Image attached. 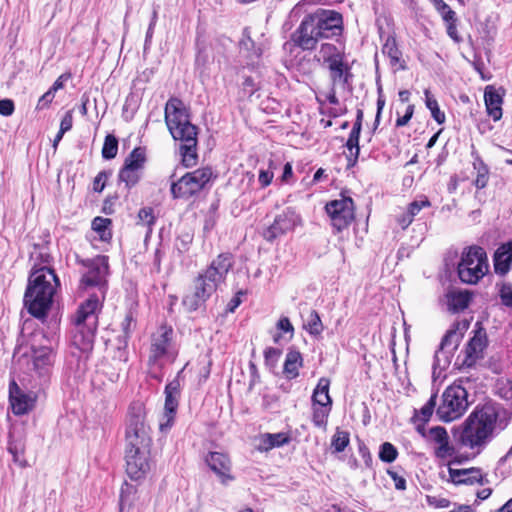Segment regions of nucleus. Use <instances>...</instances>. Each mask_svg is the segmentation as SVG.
I'll return each mask as SVG.
<instances>
[{
	"label": "nucleus",
	"mask_w": 512,
	"mask_h": 512,
	"mask_svg": "<svg viewBox=\"0 0 512 512\" xmlns=\"http://www.w3.org/2000/svg\"><path fill=\"white\" fill-rule=\"evenodd\" d=\"M101 304L96 295L82 302L71 316L69 349L92 353Z\"/></svg>",
	"instance_id": "obj_4"
},
{
	"label": "nucleus",
	"mask_w": 512,
	"mask_h": 512,
	"mask_svg": "<svg viewBox=\"0 0 512 512\" xmlns=\"http://www.w3.org/2000/svg\"><path fill=\"white\" fill-rule=\"evenodd\" d=\"M471 156L473 158V168L476 171L474 185L477 189H483L488 184L489 168L475 149L471 151Z\"/></svg>",
	"instance_id": "obj_33"
},
{
	"label": "nucleus",
	"mask_w": 512,
	"mask_h": 512,
	"mask_svg": "<svg viewBox=\"0 0 512 512\" xmlns=\"http://www.w3.org/2000/svg\"><path fill=\"white\" fill-rule=\"evenodd\" d=\"M112 224L111 219L103 217H95L92 221V229L100 235L102 240L111 237L109 226Z\"/></svg>",
	"instance_id": "obj_46"
},
{
	"label": "nucleus",
	"mask_w": 512,
	"mask_h": 512,
	"mask_svg": "<svg viewBox=\"0 0 512 512\" xmlns=\"http://www.w3.org/2000/svg\"><path fill=\"white\" fill-rule=\"evenodd\" d=\"M219 284L205 271L199 273L193 281V291L183 297L182 305L188 312L197 311L216 292Z\"/></svg>",
	"instance_id": "obj_12"
},
{
	"label": "nucleus",
	"mask_w": 512,
	"mask_h": 512,
	"mask_svg": "<svg viewBox=\"0 0 512 512\" xmlns=\"http://www.w3.org/2000/svg\"><path fill=\"white\" fill-rule=\"evenodd\" d=\"M505 91L501 93L494 86L488 85L484 90V102L487 114L496 122L502 117V103Z\"/></svg>",
	"instance_id": "obj_26"
},
{
	"label": "nucleus",
	"mask_w": 512,
	"mask_h": 512,
	"mask_svg": "<svg viewBox=\"0 0 512 512\" xmlns=\"http://www.w3.org/2000/svg\"><path fill=\"white\" fill-rule=\"evenodd\" d=\"M184 368L178 371L173 380L168 382L164 389L165 402L159 429L162 433L168 432L175 423L176 413L182 390Z\"/></svg>",
	"instance_id": "obj_13"
},
{
	"label": "nucleus",
	"mask_w": 512,
	"mask_h": 512,
	"mask_svg": "<svg viewBox=\"0 0 512 512\" xmlns=\"http://www.w3.org/2000/svg\"><path fill=\"white\" fill-rule=\"evenodd\" d=\"M15 105L11 99L0 100V115L10 116L14 113Z\"/></svg>",
	"instance_id": "obj_62"
},
{
	"label": "nucleus",
	"mask_w": 512,
	"mask_h": 512,
	"mask_svg": "<svg viewBox=\"0 0 512 512\" xmlns=\"http://www.w3.org/2000/svg\"><path fill=\"white\" fill-rule=\"evenodd\" d=\"M417 431L427 439L429 443H434L437 445L436 448H450L448 446V435L445 428L441 426H436L430 428L427 432L425 426H421L418 424Z\"/></svg>",
	"instance_id": "obj_31"
},
{
	"label": "nucleus",
	"mask_w": 512,
	"mask_h": 512,
	"mask_svg": "<svg viewBox=\"0 0 512 512\" xmlns=\"http://www.w3.org/2000/svg\"><path fill=\"white\" fill-rule=\"evenodd\" d=\"M54 359L55 353L51 347L39 346L32 348L33 369L39 378L41 387L46 386L50 381Z\"/></svg>",
	"instance_id": "obj_19"
},
{
	"label": "nucleus",
	"mask_w": 512,
	"mask_h": 512,
	"mask_svg": "<svg viewBox=\"0 0 512 512\" xmlns=\"http://www.w3.org/2000/svg\"><path fill=\"white\" fill-rule=\"evenodd\" d=\"M290 443V436L287 433H264L259 435V448L261 445L267 446L266 448H277L280 446L288 445Z\"/></svg>",
	"instance_id": "obj_37"
},
{
	"label": "nucleus",
	"mask_w": 512,
	"mask_h": 512,
	"mask_svg": "<svg viewBox=\"0 0 512 512\" xmlns=\"http://www.w3.org/2000/svg\"><path fill=\"white\" fill-rule=\"evenodd\" d=\"M489 270L486 251L477 245L463 249L457 264V274L461 282L476 284Z\"/></svg>",
	"instance_id": "obj_8"
},
{
	"label": "nucleus",
	"mask_w": 512,
	"mask_h": 512,
	"mask_svg": "<svg viewBox=\"0 0 512 512\" xmlns=\"http://www.w3.org/2000/svg\"><path fill=\"white\" fill-rule=\"evenodd\" d=\"M138 219L142 225H146L148 227L147 237L151 233V226L155 223V217L153 215V209L150 207L141 208L138 212Z\"/></svg>",
	"instance_id": "obj_48"
},
{
	"label": "nucleus",
	"mask_w": 512,
	"mask_h": 512,
	"mask_svg": "<svg viewBox=\"0 0 512 512\" xmlns=\"http://www.w3.org/2000/svg\"><path fill=\"white\" fill-rule=\"evenodd\" d=\"M447 308L452 313L463 311L469 306L471 296L468 292H448Z\"/></svg>",
	"instance_id": "obj_34"
},
{
	"label": "nucleus",
	"mask_w": 512,
	"mask_h": 512,
	"mask_svg": "<svg viewBox=\"0 0 512 512\" xmlns=\"http://www.w3.org/2000/svg\"><path fill=\"white\" fill-rule=\"evenodd\" d=\"M165 122L167 128L172 131L175 127H180L190 122L189 111L179 98H170L165 105Z\"/></svg>",
	"instance_id": "obj_22"
},
{
	"label": "nucleus",
	"mask_w": 512,
	"mask_h": 512,
	"mask_svg": "<svg viewBox=\"0 0 512 512\" xmlns=\"http://www.w3.org/2000/svg\"><path fill=\"white\" fill-rule=\"evenodd\" d=\"M276 327L278 330L282 331L283 333L290 334L288 340L292 339V337L294 335V327L288 317H286V316L281 317L278 320Z\"/></svg>",
	"instance_id": "obj_57"
},
{
	"label": "nucleus",
	"mask_w": 512,
	"mask_h": 512,
	"mask_svg": "<svg viewBox=\"0 0 512 512\" xmlns=\"http://www.w3.org/2000/svg\"><path fill=\"white\" fill-rule=\"evenodd\" d=\"M171 136L177 142H180L179 151L181 163L184 167L190 168L197 164V144L198 128L190 122L183 126L175 127L170 131Z\"/></svg>",
	"instance_id": "obj_11"
},
{
	"label": "nucleus",
	"mask_w": 512,
	"mask_h": 512,
	"mask_svg": "<svg viewBox=\"0 0 512 512\" xmlns=\"http://www.w3.org/2000/svg\"><path fill=\"white\" fill-rule=\"evenodd\" d=\"M436 400L437 393H434L423 407H421L419 410H414L412 421L416 424V427L418 424L424 427L425 424L430 420L437 404Z\"/></svg>",
	"instance_id": "obj_35"
},
{
	"label": "nucleus",
	"mask_w": 512,
	"mask_h": 512,
	"mask_svg": "<svg viewBox=\"0 0 512 512\" xmlns=\"http://www.w3.org/2000/svg\"><path fill=\"white\" fill-rule=\"evenodd\" d=\"M146 161V148L135 147L125 158L124 164L119 170L118 182L124 183L127 190L136 186L142 177Z\"/></svg>",
	"instance_id": "obj_15"
},
{
	"label": "nucleus",
	"mask_w": 512,
	"mask_h": 512,
	"mask_svg": "<svg viewBox=\"0 0 512 512\" xmlns=\"http://www.w3.org/2000/svg\"><path fill=\"white\" fill-rule=\"evenodd\" d=\"M414 114V105L410 104L406 107L405 114L396 119L395 126L403 127L408 124Z\"/></svg>",
	"instance_id": "obj_60"
},
{
	"label": "nucleus",
	"mask_w": 512,
	"mask_h": 512,
	"mask_svg": "<svg viewBox=\"0 0 512 512\" xmlns=\"http://www.w3.org/2000/svg\"><path fill=\"white\" fill-rule=\"evenodd\" d=\"M239 47L241 50L251 52V57H255L258 59L262 55V49L260 47H256L255 42L252 40L250 36V30L248 27L243 29L242 38L239 41Z\"/></svg>",
	"instance_id": "obj_42"
},
{
	"label": "nucleus",
	"mask_w": 512,
	"mask_h": 512,
	"mask_svg": "<svg viewBox=\"0 0 512 512\" xmlns=\"http://www.w3.org/2000/svg\"><path fill=\"white\" fill-rule=\"evenodd\" d=\"M487 337L484 329L480 328L475 331L474 336L468 341L465 347V357L463 361L458 364V368H470L475 365L476 360L481 356L484 348L486 347Z\"/></svg>",
	"instance_id": "obj_23"
},
{
	"label": "nucleus",
	"mask_w": 512,
	"mask_h": 512,
	"mask_svg": "<svg viewBox=\"0 0 512 512\" xmlns=\"http://www.w3.org/2000/svg\"><path fill=\"white\" fill-rule=\"evenodd\" d=\"M425 105L430 110L432 118L438 123L443 124L446 120L445 113L439 108L436 98L428 89L424 91Z\"/></svg>",
	"instance_id": "obj_40"
},
{
	"label": "nucleus",
	"mask_w": 512,
	"mask_h": 512,
	"mask_svg": "<svg viewBox=\"0 0 512 512\" xmlns=\"http://www.w3.org/2000/svg\"><path fill=\"white\" fill-rule=\"evenodd\" d=\"M304 329L308 332L309 335L315 338L319 337L322 334L324 326L319 316V313L316 310L310 311L308 319L304 324Z\"/></svg>",
	"instance_id": "obj_39"
},
{
	"label": "nucleus",
	"mask_w": 512,
	"mask_h": 512,
	"mask_svg": "<svg viewBox=\"0 0 512 512\" xmlns=\"http://www.w3.org/2000/svg\"><path fill=\"white\" fill-rule=\"evenodd\" d=\"M354 201L351 197H342L328 202L325 210L331 219V225L339 233L348 228L354 219Z\"/></svg>",
	"instance_id": "obj_17"
},
{
	"label": "nucleus",
	"mask_w": 512,
	"mask_h": 512,
	"mask_svg": "<svg viewBox=\"0 0 512 512\" xmlns=\"http://www.w3.org/2000/svg\"><path fill=\"white\" fill-rule=\"evenodd\" d=\"M174 330L167 324H162L151 336L150 351L148 357L149 366H158L162 368L160 361L163 358L173 362L178 351L173 345Z\"/></svg>",
	"instance_id": "obj_10"
},
{
	"label": "nucleus",
	"mask_w": 512,
	"mask_h": 512,
	"mask_svg": "<svg viewBox=\"0 0 512 512\" xmlns=\"http://www.w3.org/2000/svg\"><path fill=\"white\" fill-rule=\"evenodd\" d=\"M470 382L468 377H460L448 386L442 395V402L436 409V415L443 422H452L460 418L469 406L468 392L464 387Z\"/></svg>",
	"instance_id": "obj_6"
},
{
	"label": "nucleus",
	"mask_w": 512,
	"mask_h": 512,
	"mask_svg": "<svg viewBox=\"0 0 512 512\" xmlns=\"http://www.w3.org/2000/svg\"><path fill=\"white\" fill-rule=\"evenodd\" d=\"M315 59L328 71L333 87L352 92L354 75L352 66L346 59L345 46L322 43Z\"/></svg>",
	"instance_id": "obj_5"
},
{
	"label": "nucleus",
	"mask_w": 512,
	"mask_h": 512,
	"mask_svg": "<svg viewBox=\"0 0 512 512\" xmlns=\"http://www.w3.org/2000/svg\"><path fill=\"white\" fill-rule=\"evenodd\" d=\"M246 292L243 290L238 291L228 302L226 306V312L233 313L242 303L241 296Z\"/></svg>",
	"instance_id": "obj_59"
},
{
	"label": "nucleus",
	"mask_w": 512,
	"mask_h": 512,
	"mask_svg": "<svg viewBox=\"0 0 512 512\" xmlns=\"http://www.w3.org/2000/svg\"><path fill=\"white\" fill-rule=\"evenodd\" d=\"M231 42L232 41L229 37L225 35H219L214 38L211 45L213 49H215L218 53H224Z\"/></svg>",
	"instance_id": "obj_55"
},
{
	"label": "nucleus",
	"mask_w": 512,
	"mask_h": 512,
	"mask_svg": "<svg viewBox=\"0 0 512 512\" xmlns=\"http://www.w3.org/2000/svg\"><path fill=\"white\" fill-rule=\"evenodd\" d=\"M343 16L334 10L317 9L303 17L297 29L290 35L294 46L302 50H313L321 39H335L343 47Z\"/></svg>",
	"instance_id": "obj_1"
},
{
	"label": "nucleus",
	"mask_w": 512,
	"mask_h": 512,
	"mask_svg": "<svg viewBox=\"0 0 512 512\" xmlns=\"http://www.w3.org/2000/svg\"><path fill=\"white\" fill-rule=\"evenodd\" d=\"M91 353H82L79 350H69L67 366L75 378H82L89 369L88 361Z\"/></svg>",
	"instance_id": "obj_28"
},
{
	"label": "nucleus",
	"mask_w": 512,
	"mask_h": 512,
	"mask_svg": "<svg viewBox=\"0 0 512 512\" xmlns=\"http://www.w3.org/2000/svg\"><path fill=\"white\" fill-rule=\"evenodd\" d=\"M330 380L326 377H321L312 393V405L316 406H330L332 408V398L329 394Z\"/></svg>",
	"instance_id": "obj_32"
},
{
	"label": "nucleus",
	"mask_w": 512,
	"mask_h": 512,
	"mask_svg": "<svg viewBox=\"0 0 512 512\" xmlns=\"http://www.w3.org/2000/svg\"><path fill=\"white\" fill-rule=\"evenodd\" d=\"M505 410L496 403H485L477 407L465 420L459 435L462 445L481 447L488 444L494 437L496 427L504 429L506 423L499 420L500 414Z\"/></svg>",
	"instance_id": "obj_2"
},
{
	"label": "nucleus",
	"mask_w": 512,
	"mask_h": 512,
	"mask_svg": "<svg viewBox=\"0 0 512 512\" xmlns=\"http://www.w3.org/2000/svg\"><path fill=\"white\" fill-rule=\"evenodd\" d=\"M112 172L107 170L100 171L93 181V190L95 192H102L105 188L107 179L111 176Z\"/></svg>",
	"instance_id": "obj_53"
},
{
	"label": "nucleus",
	"mask_w": 512,
	"mask_h": 512,
	"mask_svg": "<svg viewBox=\"0 0 512 512\" xmlns=\"http://www.w3.org/2000/svg\"><path fill=\"white\" fill-rule=\"evenodd\" d=\"M234 265V257L230 252L219 254L204 270L219 283L224 282L227 274Z\"/></svg>",
	"instance_id": "obj_25"
},
{
	"label": "nucleus",
	"mask_w": 512,
	"mask_h": 512,
	"mask_svg": "<svg viewBox=\"0 0 512 512\" xmlns=\"http://www.w3.org/2000/svg\"><path fill=\"white\" fill-rule=\"evenodd\" d=\"M54 97H55V93L51 89H48L39 98L37 105H36V110L41 111V110L48 108L50 106V104L52 103Z\"/></svg>",
	"instance_id": "obj_56"
},
{
	"label": "nucleus",
	"mask_w": 512,
	"mask_h": 512,
	"mask_svg": "<svg viewBox=\"0 0 512 512\" xmlns=\"http://www.w3.org/2000/svg\"><path fill=\"white\" fill-rule=\"evenodd\" d=\"M151 430L146 423V407L140 400L133 401L127 413L125 440L129 448H149Z\"/></svg>",
	"instance_id": "obj_7"
},
{
	"label": "nucleus",
	"mask_w": 512,
	"mask_h": 512,
	"mask_svg": "<svg viewBox=\"0 0 512 512\" xmlns=\"http://www.w3.org/2000/svg\"><path fill=\"white\" fill-rule=\"evenodd\" d=\"M495 393L504 400H512V379L500 377L494 385Z\"/></svg>",
	"instance_id": "obj_43"
},
{
	"label": "nucleus",
	"mask_w": 512,
	"mask_h": 512,
	"mask_svg": "<svg viewBox=\"0 0 512 512\" xmlns=\"http://www.w3.org/2000/svg\"><path fill=\"white\" fill-rule=\"evenodd\" d=\"M463 335L458 332V326L449 329L443 336L438 349L434 354L432 365V376L434 379L440 377L451 364L455 351L458 349Z\"/></svg>",
	"instance_id": "obj_14"
},
{
	"label": "nucleus",
	"mask_w": 512,
	"mask_h": 512,
	"mask_svg": "<svg viewBox=\"0 0 512 512\" xmlns=\"http://www.w3.org/2000/svg\"><path fill=\"white\" fill-rule=\"evenodd\" d=\"M272 165H273V162L270 161L269 162V169H267V170L261 169L259 171L258 181H259L260 186L262 188H265V187L269 186L272 183V180L274 178V173L271 170Z\"/></svg>",
	"instance_id": "obj_54"
},
{
	"label": "nucleus",
	"mask_w": 512,
	"mask_h": 512,
	"mask_svg": "<svg viewBox=\"0 0 512 512\" xmlns=\"http://www.w3.org/2000/svg\"><path fill=\"white\" fill-rule=\"evenodd\" d=\"M205 461L210 469L216 473L223 484H227L234 479L231 475V461L228 454L218 451H210Z\"/></svg>",
	"instance_id": "obj_24"
},
{
	"label": "nucleus",
	"mask_w": 512,
	"mask_h": 512,
	"mask_svg": "<svg viewBox=\"0 0 512 512\" xmlns=\"http://www.w3.org/2000/svg\"><path fill=\"white\" fill-rule=\"evenodd\" d=\"M217 174L210 166L187 172L179 180L171 183V194L174 199H190L191 197L212 186Z\"/></svg>",
	"instance_id": "obj_9"
},
{
	"label": "nucleus",
	"mask_w": 512,
	"mask_h": 512,
	"mask_svg": "<svg viewBox=\"0 0 512 512\" xmlns=\"http://www.w3.org/2000/svg\"><path fill=\"white\" fill-rule=\"evenodd\" d=\"M445 23L448 36L451 39H453L456 43H459L462 39L457 31V18H454L453 20L450 21H445Z\"/></svg>",
	"instance_id": "obj_58"
},
{
	"label": "nucleus",
	"mask_w": 512,
	"mask_h": 512,
	"mask_svg": "<svg viewBox=\"0 0 512 512\" xmlns=\"http://www.w3.org/2000/svg\"><path fill=\"white\" fill-rule=\"evenodd\" d=\"M387 474L392 478L394 481V486L397 490H405L406 489V480L404 477L399 475L396 471L387 470Z\"/></svg>",
	"instance_id": "obj_63"
},
{
	"label": "nucleus",
	"mask_w": 512,
	"mask_h": 512,
	"mask_svg": "<svg viewBox=\"0 0 512 512\" xmlns=\"http://www.w3.org/2000/svg\"><path fill=\"white\" fill-rule=\"evenodd\" d=\"M303 366V357L298 349L290 347L285 357L283 374L286 379L292 380L299 376V369Z\"/></svg>",
	"instance_id": "obj_29"
},
{
	"label": "nucleus",
	"mask_w": 512,
	"mask_h": 512,
	"mask_svg": "<svg viewBox=\"0 0 512 512\" xmlns=\"http://www.w3.org/2000/svg\"><path fill=\"white\" fill-rule=\"evenodd\" d=\"M71 76L72 75L70 72L61 74L49 89L56 93L58 90L64 88L65 82H67L71 78Z\"/></svg>",
	"instance_id": "obj_64"
},
{
	"label": "nucleus",
	"mask_w": 512,
	"mask_h": 512,
	"mask_svg": "<svg viewBox=\"0 0 512 512\" xmlns=\"http://www.w3.org/2000/svg\"><path fill=\"white\" fill-rule=\"evenodd\" d=\"M430 205H431V203L428 200V198L423 197V199H421V200H415V201L411 202L408 205L406 212L409 216H411L414 219V217L416 215H418V213L421 211L422 208L429 207Z\"/></svg>",
	"instance_id": "obj_50"
},
{
	"label": "nucleus",
	"mask_w": 512,
	"mask_h": 512,
	"mask_svg": "<svg viewBox=\"0 0 512 512\" xmlns=\"http://www.w3.org/2000/svg\"><path fill=\"white\" fill-rule=\"evenodd\" d=\"M135 327V319L133 317L132 312H128L125 315L124 320L121 323L122 334L117 337L119 343V349L122 347H126L128 344V340L131 336L132 330Z\"/></svg>",
	"instance_id": "obj_41"
},
{
	"label": "nucleus",
	"mask_w": 512,
	"mask_h": 512,
	"mask_svg": "<svg viewBox=\"0 0 512 512\" xmlns=\"http://www.w3.org/2000/svg\"><path fill=\"white\" fill-rule=\"evenodd\" d=\"M118 152V139L112 134H108L103 143L102 157L111 160L116 157Z\"/></svg>",
	"instance_id": "obj_45"
},
{
	"label": "nucleus",
	"mask_w": 512,
	"mask_h": 512,
	"mask_svg": "<svg viewBox=\"0 0 512 512\" xmlns=\"http://www.w3.org/2000/svg\"><path fill=\"white\" fill-rule=\"evenodd\" d=\"M498 295L501 304L509 310H512V285L508 282L501 283L498 289Z\"/></svg>",
	"instance_id": "obj_47"
},
{
	"label": "nucleus",
	"mask_w": 512,
	"mask_h": 512,
	"mask_svg": "<svg viewBox=\"0 0 512 512\" xmlns=\"http://www.w3.org/2000/svg\"><path fill=\"white\" fill-rule=\"evenodd\" d=\"M512 264V254L503 249L501 245L494 254V268L497 273L505 274L509 271Z\"/></svg>",
	"instance_id": "obj_38"
},
{
	"label": "nucleus",
	"mask_w": 512,
	"mask_h": 512,
	"mask_svg": "<svg viewBox=\"0 0 512 512\" xmlns=\"http://www.w3.org/2000/svg\"><path fill=\"white\" fill-rule=\"evenodd\" d=\"M349 441V433L338 429L332 438L331 448H346Z\"/></svg>",
	"instance_id": "obj_49"
},
{
	"label": "nucleus",
	"mask_w": 512,
	"mask_h": 512,
	"mask_svg": "<svg viewBox=\"0 0 512 512\" xmlns=\"http://www.w3.org/2000/svg\"><path fill=\"white\" fill-rule=\"evenodd\" d=\"M426 503L434 508H447L450 506V500L441 495H426Z\"/></svg>",
	"instance_id": "obj_52"
},
{
	"label": "nucleus",
	"mask_w": 512,
	"mask_h": 512,
	"mask_svg": "<svg viewBox=\"0 0 512 512\" xmlns=\"http://www.w3.org/2000/svg\"><path fill=\"white\" fill-rule=\"evenodd\" d=\"M87 272L81 278L84 287H97L106 283L109 272V258L106 255H98L92 259L82 260Z\"/></svg>",
	"instance_id": "obj_18"
},
{
	"label": "nucleus",
	"mask_w": 512,
	"mask_h": 512,
	"mask_svg": "<svg viewBox=\"0 0 512 512\" xmlns=\"http://www.w3.org/2000/svg\"><path fill=\"white\" fill-rule=\"evenodd\" d=\"M330 406L312 405V422L315 426L321 428L327 424L328 416L331 412Z\"/></svg>",
	"instance_id": "obj_44"
},
{
	"label": "nucleus",
	"mask_w": 512,
	"mask_h": 512,
	"mask_svg": "<svg viewBox=\"0 0 512 512\" xmlns=\"http://www.w3.org/2000/svg\"><path fill=\"white\" fill-rule=\"evenodd\" d=\"M9 399L13 413L24 415L35 407L37 395L33 391L25 392L15 381H11L9 384Z\"/></svg>",
	"instance_id": "obj_20"
},
{
	"label": "nucleus",
	"mask_w": 512,
	"mask_h": 512,
	"mask_svg": "<svg viewBox=\"0 0 512 512\" xmlns=\"http://www.w3.org/2000/svg\"><path fill=\"white\" fill-rule=\"evenodd\" d=\"M72 126H73V112L71 110H69L62 117L59 130L62 131V133H66L72 129Z\"/></svg>",
	"instance_id": "obj_61"
},
{
	"label": "nucleus",
	"mask_w": 512,
	"mask_h": 512,
	"mask_svg": "<svg viewBox=\"0 0 512 512\" xmlns=\"http://www.w3.org/2000/svg\"><path fill=\"white\" fill-rule=\"evenodd\" d=\"M449 477L455 484H483V474L480 468H455L450 467Z\"/></svg>",
	"instance_id": "obj_27"
},
{
	"label": "nucleus",
	"mask_w": 512,
	"mask_h": 512,
	"mask_svg": "<svg viewBox=\"0 0 512 512\" xmlns=\"http://www.w3.org/2000/svg\"><path fill=\"white\" fill-rule=\"evenodd\" d=\"M281 354H282V351L280 349L274 348V347H267L264 350L265 364L267 366H275L276 363L278 362Z\"/></svg>",
	"instance_id": "obj_51"
},
{
	"label": "nucleus",
	"mask_w": 512,
	"mask_h": 512,
	"mask_svg": "<svg viewBox=\"0 0 512 512\" xmlns=\"http://www.w3.org/2000/svg\"><path fill=\"white\" fill-rule=\"evenodd\" d=\"M126 472L132 480L143 478L150 470V450H128Z\"/></svg>",
	"instance_id": "obj_21"
},
{
	"label": "nucleus",
	"mask_w": 512,
	"mask_h": 512,
	"mask_svg": "<svg viewBox=\"0 0 512 512\" xmlns=\"http://www.w3.org/2000/svg\"><path fill=\"white\" fill-rule=\"evenodd\" d=\"M382 53L389 58L392 66L399 65V69H406L404 61H401L402 52L399 50L394 37L389 36L386 39L382 47Z\"/></svg>",
	"instance_id": "obj_36"
},
{
	"label": "nucleus",
	"mask_w": 512,
	"mask_h": 512,
	"mask_svg": "<svg viewBox=\"0 0 512 512\" xmlns=\"http://www.w3.org/2000/svg\"><path fill=\"white\" fill-rule=\"evenodd\" d=\"M436 457L445 462L448 466L454 467L455 465L463 464L476 457L477 453H460V450H435Z\"/></svg>",
	"instance_id": "obj_30"
},
{
	"label": "nucleus",
	"mask_w": 512,
	"mask_h": 512,
	"mask_svg": "<svg viewBox=\"0 0 512 512\" xmlns=\"http://www.w3.org/2000/svg\"><path fill=\"white\" fill-rule=\"evenodd\" d=\"M59 285V279L51 267L44 265L31 271L23 298L28 313L37 319L46 318Z\"/></svg>",
	"instance_id": "obj_3"
},
{
	"label": "nucleus",
	"mask_w": 512,
	"mask_h": 512,
	"mask_svg": "<svg viewBox=\"0 0 512 512\" xmlns=\"http://www.w3.org/2000/svg\"><path fill=\"white\" fill-rule=\"evenodd\" d=\"M302 225V217L293 207H286L281 213L277 214L271 225L263 229L261 235L269 243H273L278 238L293 232L297 226Z\"/></svg>",
	"instance_id": "obj_16"
}]
</instances>
